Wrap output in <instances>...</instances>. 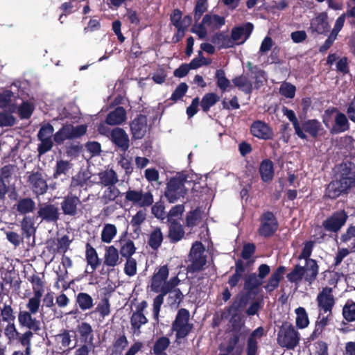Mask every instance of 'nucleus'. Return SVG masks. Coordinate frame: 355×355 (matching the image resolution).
I'll use <instances>...</instances> for the list:
<instances>
[{
	"label": "nucleus",
	"mask_w": 355,
	"mask_h": 355,
	"mask_svg": "<svg viewBox=\"0 0 355 355\" xmlns=\"http://www.w3.org/2000/svg\"><path fill=\"white\" fill-rule=\"evenodd\" d=\"M263 334V329L258 327L250 335L248 341V355H256L257 350L258 340Z\"/></svg>",
	"instance_id": "26"
},
{
	"label": "nucleus",
	"mask_w": 355,
	"mask_h": 355,
	"mask_svg": "<svg viewBox=\"0 0 355 355\" xmlns=\"http://www.w3.org/2000/svg\"><path fill=\"white\" fill-rule=\"evenodd\" d=\"M28 280L32 284L33 295L28 298V301L41 304L42 297L44 293V283L38 275H32Z\"/></svg>",
	"instance_id": "15"
},
{
	"label": "nucleus",
	"mask_w": 355,
	"mask_h": 355,
	"mask_svg": "<svg viewBox=\"0 0 355 355\" xmlns=\"http://www.w3.org/2000/svg\"><path fill=\"white\" fill-rule=\"evenodd\" d=\"M126 119L125 110L122 107H116L106 118V123L110 125H119Z\"/></svg>",
	"instance_id": "28"
},
{
	"label": "nucleus",
	"mask_w": 355,
	"mask_h": 355,
	"mask_svg": "<svg viewBox=\"0 0 355 355\" xmlns=\"http://www.w3.org/2000/svg\"><path fill=\"white\" fill-rule=\"evenodd\" d=\"M233 83L237 87L246 93H250L252 90V84L245 76L234 78Z\"/></svg>",
	"instance_id": "53"
},
{
	"label": "nucleus",
	"mask_w": 355,
	"mask_h": 355,
	"mask_svg": "<svg viewBox=\"0 0 355 355\" xmlns=\"http://www.w3.org/2000/svg\"><path fill=\"white\" fill-rule=\"evenodd\" d=\"M277 228V220L271 212L263 214L261 217V225L259 228L260 234L268 236L272 234Z\"/></svg>",
	"instance_id": "14"
},
{
	"label": "nucleus",
	"mask_w": 355,
	"mask_h": 355,
	"mask_svg": "<svg viewBox=\"0 0 355 355\" xmlns=\"http://www.w3.org/2000/svg\"><path fill=\"white\" fill-rule=\"evenodd\" d=\"M347 215L344 211H340L327 218L323 222V226L329 232H338L345 223Z\"/></svg>",
	"instance_id": "12"
},
{
	"label": "nucleus",
	"mask_w": 355,
	"mask_h": 355,
	"mask_svg": "<svg viewBox=\"0 0 355 355\" xmlns=\"http://www.w3.org/2000/svg\"><path fill=\"white\" fill-rule=\"evenodd\" d=\"M54 128L49 124L46 123L43 125L38 132L37 137L40 141L38 146V151L40 154H44L49 151L53 146V139Z\"/></svg>",
	"instance_id": "8"
},
{
	"label": "nucleus",
	"mask_w": 355,
	"mask_h": 355,
	"mask_svg": "<svg viewBox=\"0 0 355 355\" xmlns=\"http://www.w3.org/2000/svg\"><path fill=\"white\" fill-rule=\"evenodd\" d=\"M80 336L87 340L88 338H92V328L87 322H82L78 327Z\"/></svg>",
	"instance_id": "64"
},
{
	"label": "nucleus",
	"mask_w": 355,
	"mask_h": 355,
	"mask_svg": "<svg viewBox=\"0 0 355 355\" xmlns=\"http://www.w3.org/2000/svg\"><path fill=\"white\" fill-rule=\"evenodd\" d=\"M76 303L82 311L89 310L94 306L92 297L86 293H79L77 295Z\"/></svg>",
	"instance_id": "38"
},
{
	"label": "nucleus",
	"mask_w": 355,
	"mask_h": 355,
	"mask_svg": "<svg viewBox=\"0 0 355 355\" xmlns=\"http://www.w3.org/2000/svg\"><path fill=\"white\" fill-rule=\"evenodd\" d=\"M126 200L139 207H148L153 202V196L150 192H143L141 190L129 189L125 193Z\"/></svg>",
	"instance_id": "10"
},
{
	"label": "nucleus",
	"mask_w": 355,
	"mask_h": 355,
	"mask_svg": "<svg viewBox=\"0 0 355 355\" xmlns=\"http://www.w3.org/2000/svg\"><path fill=\"white\" fill-rule=\"evenodd\" d=\"M33 109V103L24 102L19 107L16 106L15 112H17L21 119H28L31 116Z\"/></svg>",
	"instance_id": "52"
},
{
	"label": "nucleus",
	"mask_w": 355,
	"mask_h": 355,
	"mask_svg": "<svg viewBox=\"0 0 355 355\" xmlns=\"http://www.w3.org/2000/svg\"><path fill=\"white\" fill-rule=\"evenodd\" d=\"M116 234V227L113 224L106 223L104 225L101 234V241L105 243H110Z\"/></svg>",
	"instance_id": "35"
},
{
	"label": "nucleus",
	"mask_w": 355,
	"mask_h": 355,
	"mask_svg": "<svg viewBox=\"0 0 355 355\" xmlns=\"http://www.w3.org/2000/svg\"><path fill=\"white\" fill-rule=\"evenodd\" d=\"M263 334V329L258 327L250 335L248 341V355H256L257 350L258 340Z\"/></svg>",
	"instance_id": "27"
},
{
	"label": "nucleus",
	"mask_w": 355,
	"mask_h": 355,
	"mask_svg": "<svg viewBox=\"0 0 355 355\" xmlns=\"http://www.w3.org/2000/svg\"><path fill=\"white\" fill-rule=\"evenodd\" d=\"M202 22L209 31H214L225 24V19L216 15L208 14L204 17Z\"/></svg>",
	"instance_id": "31"
},
{
	"label": "nucleus",
	"mask_w": 355,
	"mask_h": 355,
	"mask_svg": "<svg viewBox=\"0 0 355 355\" xmlns=\"http://www.w3.org/2000/svg\"><path fill=\"white\" fill-rule=\"evenodd\" d=\"M261 284L262 279L256 273H252L245 278V288L248 290H252Z\"/></svg>",
	"instance_id": "56"
},
{
	"label": "nucleus",
	"mask_w": 355,
	"mask_h": 355,
	"mask_svg": "<svg viewBox=\"0 0 355 355\" xmlns=\"http://www.w3.org/2000/svg\"><path fill=\"white\" fill-rule=\"evenodd\" d=\"M318 274V266L314 259L307 260L304 266L297 264L287 274V279L291 283L299 285L303 281L311 285L316 279Z\"/></svg>",
	"instance_id": "1"
},
{
	"label": "nucleus",
	"mask_w": 355,
	"mask_h": 355,
	"mask_svg": "<svg viewBox=\"0 0 355 355\" xmlns=\"http://www.w3.org/2000/svg\"><path fill=\"white\" fill-rule=\"evenodd\" d=\"M132 133L135 139H141L147 132V119L144 115L136 118L130 125Z\"/></svg>",
	"instance_id": "18"
},
{
	"label": "nucleus",
	"mask_w": 355,
	"mask_h": 355,
	"mask_svg": "<svg viewBox=\"0 0 355 355\" xmlns=\"http://www.w3.org/2000/svg\"><path fill=\"white\" fill-rule=\"evenodd\" d=\"M296 324L300 329L305 328L308 326L309 322L306 310L303 307H299L295 310Z\"/></svg>",
	"instance_id": "48"
},
{
	"label": "nucleus",
	"mask_w": 355,
	"mask_h": 355,
	"mask_svg": "<svg viewBox=\"0 0 355 355\" xmlns=\"http://www.w3.org/2000/svg\"><path fill=\"white\" fill-rule=\"evenodd\" d=\"M218 101L219 97L214 93L207 94L202 98L201 107L204 111L207 112Z\"/></svg>",
	"instance_id": "49"
},
{
	"label": "nucleus",
	"mask_w": 355,
	"mask_h": 355,
	"mask_svg": "<svg viewBox=\"0 0 355 355\" xmlns=\"http://www.w3.org/2000/svg\"><path fill=\"white\" fill-rule=\"evenodd\" d=\"M41 304L27 301L26 308L27 310L20 311L18 313V322L21 327L37 332L41 330V322L34 315L40 311Z\"/></svg>",
	"instance_id": "2"
},
{
	"label": "nucleus",
	"mask_w": 355,
	"mask_h": 355,
	"mask_svg": "<svg viewBox=\"0 0 355 355\" xmlns=\"http://www.w3.org/2000/svg\"><path fill=\"white\" fill-rule=\"evenodd\" d=\"M10 175L9 167H4L1 170V178H0V200L3 199L7 193V187L5 183V180L8 178Z\"/></svg>",
	"instance_id": "55"
},
{
	"label": "nucleus",
	"mask_w": 355,
	"mask_h": 355,
	"mask_svg": "<svg viewBox=\"0 0 355 355\" xmlns=\"http://www.w3.org/2000/svg\"><path fill=\"white\" fill-rule=\"evenodd\" d=\"M80 203L79 198L70 193L64 198L61 207L65 214L73 216L76 214L77 207Z\"/></svg>",
	"instance_id": "21"
},
{
	"label": "nucleus",
	"mask_w": 355,
	"mask_h": 355,
	"mask_svg": "<svg viewBox=\"0 0 355 355\" xmlns=\"http://www.w3.org/2000/svg\"><path fill=\"white\" fill-rule=\"evenodd\" d=\"M111 139L122 150L129 148V138L125 132L119 128H114L111 132Z\"/></svg>",
	"instance_id": "19"
},
{
	"label": "nucleus",
	"mask_w": 355,
	"mask_h": 355,
	"mask_svg": "<svg viewBox=\"0 0 355 355\" xmlns=\"http://www.w3.org/2000/svg\"><path fill=\"white\" fill-rule=\"evenodd\" d=\"M137 263L133 258L126 259L124 264V272L128 277H133L137 274Z\"/></svg>",
	"instance_id": "58"
},
{
	"label": "nucleus",
	"mask_w": 355,
	"mask_h": 355,
	"mask_svg": "<svg viewBox=\"0 0 355 355\" xmlns=\"http://www.w3.org/2000/svg\"><path fill=\"white\" fill-rule=\"evenodd\" d=\"M259 173L264 182L271 181L274 176V167L272 162L269 159H264L259 166Z\"/></svg>",
	"instance_id": "33"
},
{
	"label": "nucleus",
	"mask_w": 355,
	"mask_h": 355,
	"mask_svg": "<svg viewBox=\"0 0 355 355\" xmlns=\"http://www.w3.org/2000/svg\"><path fill=\"white\" fill-rule=\"evenodd\" d=\"M168 276V270L166 266H162L158 271L153 276L150 288L156 293L164 294L166 285V279Z\"/></svg>",
	"instance_id": "13"
},
{
	"label": "nucleus",
	"mask_w": 355,
	"mask_h": 355,
	"mask_svg": "<svg viewBox=\"0 0 355 355\" xmlns=\"http://www.w3.org/2000/svg\"><path fill=\"white\" fill-rule=\"evenodd\" d=\"M72 164L66 160H58L56 162L53 178H58L61 175H66L71 168Z\"/></svg>",
	"instance_id": "45"
},
{
	"label": "nucleus",
	"mask_w": 355,
	"mask_h": 355,
	"mask_svg": "<svg viewBox=\"0 0 355 355\" xmlns=\"http://www.w3.org/2000/svg\"><path fill=\"white\" fill-rule=\"evenodd\" d=\"M38 216L43 220H55L58 218V209L53 205H44L40 208Z\"/></svg>",
	"instance_id": "29"
},
{
	"label": "nucleus",
	"mask_w": 355,
	"mask_h": 355,
	"mask_svg": "<svg viewBox=\"0 0 355 355\" xmlns=\"http://www.w3.org/2000/svg\"><path fill=\"white\" fill-rule=\"evenodd\" d=\"M0 320L7 324L15 322V315L10 304H3V306L0 307Z\"/></svg>",
	"instance_id": "39"
},
{
	"label": "nucleus",
	"mask_w": 355,
	"mask_h": 355,
	"mask_svg": "<svg viewBox=\"0 0 355 355\" xmlns=\"http://www.w3.org/2000/svg\"><path fill=\"white\" fill-rule=\"evenodd\" d=\"M99 184L103 186H113L119 182L116 173L112 169H107L98 173Z\"/></svg>",
	"instance_id": "25"
},
{
	"label": "nucleus",
	"mask_w": 355,
	"mask_h": 355,
	"mask_svg": "<svg viewBox=\"0 0 355 355\" xmlns=\"http://www.w3.org/2000/svg\"><path fill=\"white\" fill-rule=\"evenodd\" d=\"M336 128L338 132H344L348 129V121L344 114H337L336 119Z\"/></svg>",
	"instance_id": "63"
},
{
	"label": "nucleus",
	"mask_w": 355,
	"mask_h": 355,
	"mask_svg": "<svg viewBox=\"0 0 355 355\" xmlns=\"http://www.w3.org/2000/svg\"><path fill=\"white\" fill-rule=\"evenodd\" d=\"M285 270H286L285 267L279 266L272 274L267 284L265 286V289L267 291L271 292L278 287L279 284L284 274Z\"/></svg>",
	"instance_id": "32"
},
{
	"label": "nucleus",
	"mask_w": 355,
	"mask_h": 355,
	"mask_svg": "<svg viewBox=\"0 0 355 355\" xmlns=\"http://www.w3.org/2000/svg\"><path fill=\"white\" fill-rule=\"evenodd\" d=\"M200 220V211L194 210L187 214L186 217V225L188 227H193L197 225Z\"/></svg>",
	"instance_id": "59"
},
{
	"label": "nucleus",
	"mask_w": 355,
	"mask_h": 355,
	"mask_svg": "<svg viewBox=\"0 0 355 355\" xmlns=\"http://www.w3.org/2000/svg\"><path fill=\"white\" fill-rule=\"evenodd\" d=\"M86 259L92 269L91 272H92L99 266L100 262L96 250L89 244L86 248Z\"/></svg>",
	"instance_id": "36"
},
{
	"label": "nucleus",
	"mask_w": 355,
	"mask_h": 355,
	"mask_svg": "<svg viewBox=\"0 0 355 355\" xmlns=\"http://www.w3.org/2000/svg\"><path fill=\"white\" fill-rule=\"evenodd\" d=\"M147 322L148 319L143 313L141 310L133 313L130 318V323L132 329L133 330V334L139 335L141 333V327Z\"/></svg>",
	"instance_id": "30"
},
{
	"label": "nucleus",
	"mask_w": 355,
	"mask_h": 355,
	"mask_svg": "<svg viewBox=\"0 0 355 355\" xmlns=\"http://www.w3.org/2000/svg\"><path fill=\"white\" fill-rule=\"evenodd\" d=\"M282 112L292 123L296 135L302 139H306V135L302 130L301 125L299 123L295 112L285 107L282 108Z\"/></svg>",
	"instance_id": "34"
},
{
	"label": "nucleus",
	"mask_w": 355,
	"mask_h": 355,
	"mask_svg": "<svg viewBox=\"0 0 355 355\" xmlns=\"http://www.w3.org/2000/svg\"><path fill=\"white\" fill-rule=\"evenodd\" d=\"M344 318L349 322L355 320V303L347 302L343 309Z\"/></svg>",
	"instance_id": "54"
},
{
	"label": "nucleus",
	"mask_w": 355,
	"mask_h": 355,
	"mask_svg": "<svg viewBox=\"0 0 355 355\" xmlns=\"http://www.w3.org/2000/svg\"><path fill=\"white\" fill-rule=\"evenodd\" d=\"M320 128V123L316 120H308L301 125L303 132L309 133L313 137L318 136ZM304 134L306 135V133Z\"/></svg>",
	"instance_id": "37"
},
{
	"label": "nucleus",
	"mask_w": 355,
	"mask_h": 355,
	"mask_svg": "<svg viewBox=\"0 0 355 355\" xmlns=\"http://www.w3.org/2000/svg\"><path fill=\"white\" fill-rule=\"evenodd\" d=\"M163 235L159 228H155L150 234L148 244L153 249H157L162 244Z\"/></svg>",
	"instance_id": "46"
},
{
	"label": "nucleus",
	"mask_w": 355,
	"mask_h": 355,
	"mask_svg": "<svg viewBox=\"0 0 355 355\" xmlns=\"http://www.w3.org/2000/svg\"><path fill=\"white\" fill-rule=\"evenodd\" d=\"M13 94L9 91H6L0 94V107L6 108L11 112H15L16 105L12 103Z\"/></svg>",
	"instance_id": "41"
},
{
	"label": "nucleus",
	"mask_w": 355,
	"mask_h": 355,
	"mask_svg": "<svg viewBox=\"0 0 355 355\" xmlns=\"http://www.w3.org/2000/svg\"><path fill=\"white\" fill-rule=\"evenodd\" d=\"M216 78L218 87L223 91H225L230 85V80L225 77V72L218 69L216 71Z\"/></svg>",
	"instance_id": "57"
},
{
	"label": "nucleus",
	"mask_w": 355,
	"mask_h": 355,
	"mask_svg": "<svg viewBox=\"0 0 355 355\" xmlns=\"http://www.w3.org/2000/svg\"><path fill=\"white\" fill-rule=\"evenodd\" d=\"M189 312L185 309L179 310L176 318L173 323L172 329L176 332L177 338H184L192 329L189 323Z\"/></svg>",
	"instance_id": "6"
},
{
	"label": "nucleus",
	"mask_w": 355,
	"mask_h": 355,
	"mask_svg": "<svg viewBox=\"0 0 355 355\" xmlns=\"http://www.w3.org/2000/svg\"><path fill=\"white\" fill-rule=\"evenodd\" d=\"M317 302L320 313L332 314V309L335 304L332 288H324L318 295Z\"/></svg>",
	"instance_id": "11"
},
{
	"label": "nucleus",
	"mask_w": 355,
	"mask_h": 355,
	"mask_svg": "<svg viewBox=\"0 0 355 355\" xmlns=\"http://www.w3.org/2000/svg\"><path fill=\"white\" fill-rule=\"evenodd\" d=\"M253 29L252 24H246L243 26L236 27L232 29V37L235 44H243L250 36Z\"/></svg>",
	"instance_id": "17"
},
{
	"label": "nucleus",
	"mask_w": 355,
	"mask_h": 355,
	"mask_svg": "<svg viewBox=\"0 0 355 355\" xmlns=\"http://www.w3.org/2000/svg\"><path fill=\"white\" fill-rule=\"evenodd\" d=\"M299 341V333L292 325H282L277 336V343L281 347L292 349L298 345Z\"/></svg>",
	"instance_id": "5"
},
{
	"label": "nucleus",
	"mask_w": 355,
	"mask_h": 355,
	"mask_svg": "<svg viewBox=\"0 0 355 355\" xmlns=\"http://www.w3.org/2000/svg\"><path fill=\"white\" fill-rule=\"evenodd\" d=\"M213 42L218 44L220 48H230L235 45V42H234L232 37H230L224 34L216 35L213 39Z\"/></svg>",
	"instance_id": "47"
},
{
	"label": "nucleus",
	"mask_w": 355,
	"mask_h": 355,
	"mask_svg": "<svg viewBox=\"0 0 355 355\" xmlns=\"http://www.w3.org/2000/svg\"><path fill=\"white\" fill-rule=\"evenodd\" d=\"M121 263L118 250L113 245L105 247L104 264L109 267H115Z\"/></svg>",
	"instance_id": "22"
},
{
	"label": "nucleus",
	"mask_w": 355,
	"mask_h": 355,
	"mask_svg": "<svg viewBox=\"0 0 355 355\" xmlns=\"http://www.w3.org/2000/svg\"><path fill=\"white\" fill-rule=\"evenodd\" d=\"M3 333L8 340V343H12L19 336V333L16 328L15 322L7 324L4 329Z\"/></svg>",
	"instance_id": "51"
},
{
	"label": "nucleus",
	"mask_w": 355,
	"mask_h": 355,
	"mask_svg": "<svg viewBox=\"0 0 355 355\" xmlns=\"http://www.w3.org/2000/svg\"><path fill=\"white\" fill-rule=\"evenodd\" d=\"M191 186V182L181 176L171 178L167 183L165 196L171 203H173L184 198Z\"/></svg>",
	"instance_id": "3"
},
{
	"label": "nucleus",
	"mask_w": 355,
	"mask_h": 355,
	"mask_svg": "<svg viewBox=\"0 0 355 355\" xmlns=\"http://www.w3.org/2000/svg\"><path fill=\"white\" fill-rule=\"evenodd\" d=\"M21 230L27 237H30L35 233V227L32 220L30 218L25 217L21 222Z\"/></svg>",
	"instance_id": "61"
},
{
	"label": "nucleus",
	"mask_w": 355,
	"mask_h": 355,
	"mask_svg": "<svg viewBox=\"0 0 355 355\" xmlns=\"http://www.w3.org/2000/svg\"><path fill=\"white\" fill-rule=\"evenodd\" d=\"M119 165L125 170L127 175L132 173L133 171V166L132 164V157L126 155H121L120 160L119 161Z\"/></svg>",
	"instance_id": "62"
},
{
	"label": "nucleus",
	"mask_w": 355,
	"mask_h": 355,
	"mask_svg": "<svg viewBox=\"0 0 355 355\" xmlns=\"http://www.w3.org/2000/svg\"><path fill=\"white\" fill-rule=\"evenodd\" d=\"M329 28L327 15L324 12L320 13L313 18L311 22V29L318 33H323Z\"/></svg>",
	"instance_id": "23"
},
{
	"label": "nucleus",
	"mask_w": 355,
	"mask_h": 355,
	"mask_svg": "<svg viewBox=\"0 0 355 355\" xmlns=\"http://www.w3.org/2000/svg\"><path fill=\"white\" fill-rule=\"evenodd\" d=\"M98 313L101 318V320H103L105 317L108 316L110 313V304L109 300L107 298H103L98 304L95 310L91 312V314Z\"/></svg>",
	"instance_id": "43"
},
{
	"label": "nucleus",
	"mask_w": 355,
	"mask_h": 355,
	"mask_svg": "<svg viewBox=\"0 0 355 355\" xmlns=\"http://www.w3.org/2000/svg\"><path fill=\"white\" fill-rule=\"evenodd\" d=\"M250 131L254 137L267 140L272 137V131L267 123L262 121H254L250 127Z\"/></svg>",
	"instance_id": "16"
},
{
	"label": "nucleus",
	"mask_w": 355,
	"mask_h": 355,
	"mask_svg": "<svg viewBox=\"0 0 355 355\" xmlns=\"http://www.w3.org/2000/svg\"><path fill=\"white\" fill-rule=\"evenodd\" d=\"M170 345V340L166 337H161L156 340L153 347V353H165L164 351Z\"/></svg>",
	"instance_id": "60"
},
{
	"label": "nucleus",
	"mask_w": 355,
	"mask_h": 355,
	"mask_svg": "<svg viewBox=\"0 0 355 355\" xmlns=\"http://www.w3.org/2000/svg\"><path fill=\"white\" fill-rule=\"evenodd\" d=\"M107 187V189L103 191L101 196V200L104 204H107L110 202L114 201L120 194L119 189H117L114 185Z\"/></svg>",
	"instance_id": "44"
},
{
	"label": "nucleus",
	"mask_w": 355,
	"mask_h": 355,
	"mask_svg": "<svg viewBox=\"0 0 355 355\" xmlns=\"http://www.w3.org/2000/svg\"><path fill=\"white\" fill-rule=\"evenodd\" d=\"M28 181L34 193L43 194L46 191L47 184L42 175L39 173H35L29 176Z\"/></svg>",
	"instance_id": "20"
},
{
	"label": "nucleus",
	"mask_w": 355,
	"mask_h": 355,
	"mask_svg": "<svg viewBox=\"0 0 355 355\" xmlns=\"http://www.w3.org/2000/svg\"><path fill=\"white\" fill-rule=\"evenodd\" d=\"M136 248L132 241L128 239L121 242L120 254L125 258H132V256L135 253Z\"/></svg>",
	"instance_id": "40"
},
{
	"label": "nucleus",
	"mask_w": 355,
	"mask_h": 355,
	"mask_svg": "<svg viewBox=\"0 0 355 355\" xmlns=\"http://www.w3.org/2000/svg\"><path fill=\"white\" fill-rule=\"evenodd\" d=\"M338 180L341 190L346 191L355 184V168H352L347 164H342L338 168Z\"/></svg>",
	"instance_id": "9"
},
{
	"label": "nucleus",
	"mask_w": 355,
	"mask_h": 355,
	"mask_svg": "<svg viewBox=\"0 0 355 355\" xmlns=\"http://www.w3.org/2000/svg\"><path fill=\"white\" fill-rule=\"evenodd\" d=\"M170 223L169 237L174 242L179 241L182 239L184 234L183 227L181 224L176 222H172Z\"/></svg>",
	"instance_id": "42"
},
{
	"label": "nucleus",
	"mask_w": 355,
	"mask_h": 355,
	"mask_svg": "<svg viewBox=\"0 0 355 355\" xmlns=\"http://www.w3.org/2000/svg\"><path fill=\"white\" fill-rule=\"evenodd\" d=\"M86 125L73 126L71 124L63 125L53 136L55 143L62 144L65 140H71L78 138L86 133Z\"/></svg>",
	"instance_id": "4"
},
{
	"label": "nucleus",
	"mask_w": 355,
	"mask_h": 355,
	"mask_svg": "<svg viewBox=\"0 0 355 355\" xmlns=\"http://www.w3.org/2000/svg\"><path fill=\"white\" fill-rule=\"evenodd\" d=\"M189 257L191 262L189 269L193 272L200 270L207 261L205 250L200 242L193 244Z\"/></svg>",
	"instance_id": "7"
},
{
	"label": "nucleus",
	"mask_w": 355,
	"mask_h": 355,
	"mask_svg": "<svg viewBox=\"0 0 355 355\" xmlns=\"http://www.w3.org/2000/svg\"><path fill=\"white\" fill-rule=\"evenodd\" d=\"M343 192H344V191L341 190L339 182L335 180L329 184L326 189L325 195L330 198H336Z\"/></svg>",
	"instance_id": "50"
},
{
	"label": "nucleus",
	"mask_w": 355,
	"mask_h": 355,
	"mask_svg": "<svg viewBox=\"0 0 355 355\" xmlns=\"http://www.w3.org/2000/svg\"><path fill=\"white\" fill-rule=\"evenodd\" d=\"M35 207V202L30 198L19 199L13 206V209H16L20 214L23 215L33 212Z\"/></svg>",
	"instance_id": "24"
}]
</instances>
